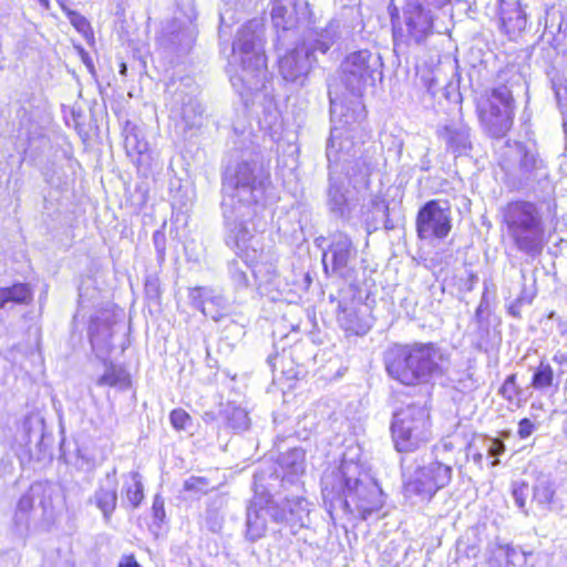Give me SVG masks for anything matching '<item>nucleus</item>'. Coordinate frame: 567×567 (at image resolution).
<instances>
[{
    "mask_svg": "<svg viewBox=\"0 0 567 567\" xmlns=\"http://www.w3.org/2000/svg\"><path fill=\"white\" fill-rule=\"evenodd\" d=\"M446 355L432 341L394 342L383 352V364L388 377L406 388L432 382L444 374Z\"/></svg>",
    "mask_w": 567,
    "mask_h": 567,
    "instance_id": "f257e3e1",
    "label": "nucleus"
},
{
    "mask_svg": "<svg viewBox=\"0 0 567 567\" xmlns=\"http://www.w3.org/2000/svg\"><path fill=\"white\" fill-rule=\"evenodd\" d=\"M502 224L516 249L530 257L542 255L546 239L543 217L536 203L508 202L502 209Z\"/></svg>",
    "mask_w": 567,
    "mask_h": 567,
    "instance_id": "f03ea898",
    "label": "nucleus"
},
{
    "mask_svg": "<svg viewBox=\"0 0 567 567\" xmlns=\"http://www.w3.org/2000/svg\"><path fill=\"white\" fill-rule=\"evenodd\" d=\"M515 99L506 84L484 91L475 102V112L483 131L494 140L509 134L515 123Z\"/></svg>",
    "mask_w": 567,
    "mask_h": 567,
    "instance_id": "7ed1b4c3",
    "label": "nucleus"
},
{
    "mask_svg": "<svg viewBox=\"0 0 567 567\" xmlns=\"http://www.w3.org/2000/svg\"><path fill=\"white\" fill-rule=\"evenodd\" d=\"M431 414L423 405L399 409L391 422V437L400 453H413L431 440Z\"/></svg>",
    "mask_w": 567,
    "mask_h": 567,
    "instance_id": "20e7f679",
    "label": "nucleus"
},
{
    "mask_svg": "<svg viewBox=\"0 0 567 567\" xmlns=\"http://www.w3.org/2000/svg\"><path fill=\"white\" fill-rule=\"evenodd\" d=\"M453 475L451 464L434 458L425 465L417 466L414 473L404 480L403 491L408 496L430 502L452 483Z\"/></svg>",
    "mask_w": 567,
    "mask_h": 567,
    "instance_id": "39448f33",
    "label": "nucleus"
},
{
    "mask_svg": "<svg viewBox=\"0 0 567 567\" xmlns=\"http://www.w3.org/2000/svg\"><path fill=\"white\" fill-rule=\"evenodd\" d=\"M331 477L338 487L336 497L343 499L344 507L350 513H357L361 519H367L382 508L380 495L374 489L358 480L346 477L341 468L333 471Z\"/></svg>",
    "mask_w": 567,
    "mask_h": 567,
    "instance_id": "423d86ee",
    "label": "nucleus"
},
{
    "mask_svg": "<svg viewBox=\"0 0 567 567\" xmlns=\"http://www.w3.org/2000/svg\"><path fill=\"white\" fill-rule=\"evenodd\" d=\"M453 228L451 206L447 200L430 199L417 210L415 231L420 240H443Z\"/></svg>",
    "mask_w": 567,
    "mask_h": 567,
    "instance_id": "0eeeda50",
    "label": "nucleus"
},
{
    "mask_svg": "<svg viewBox=\"0 0 567 567\" xmlns=\"http://www.w3.org/2000/svg\"><path fill=\"white\" fill-rule=\"evenodd\" d=\"M403 22L405 29L398 13L391 16L393 40L395 43L406 42L408 40L419 43L432 33V17L421 3L413 2L405 6L403 9Z\"/></svg>",
    "mask_w": 567,
    "mask_h": 567,
    "instance_id": "6e6552de",
    "label": "nucleus"
},
{
    "mask_svg": "<svg viewBox=\"0 0 567 567\" xmlns=\"http://www.w3.org/2000/svg\"><path fill=\"white\" fill-rule=\"evenodd\" d=\"M271 20L277 29L289 31L299 28L303 22H311L312 12L308 3L300 0H275Z\"/></svg>",
    "mask_w": 567,
    "mask_h": 567,
    "instance_id": "1a4fd4ad",
    "label": "nucleus"
},
{
    "mask_svg": "<svg viewBox=\"0 0 567 567\" xmlns=\"http://www.w3.org/2000/svg\"><path fill=\"white\" fill-rule=\"evenodd\" d=\"M44 419L39 413L28 414L21 425L18 441L22 444L30 457L41 460L47 452V440Z\"/></svg>",
    "mask_w": 567,
    "mask_h": 567,
    "instance_id": "9d476101",
    "label": "nucleus"
},
{
    "mask_svg": "<svg viewBox=\"0 0 567 567\" xmlns=\"http://www.w3.org/2000/svg\"><path fill=\"white\" fill-rule=\"evenodd\" d=\"M354 247L349 236L342 235L328 246L322 255V267L326 275L330 272L343 277L353 255Z\"/></svg>",
    "mask_w": 567,
    "mask_h": 567,
    "instance_id": "9b49d317",
    "label": "nucleus"
},
{
    "mask_svg": "<svg viewBox=\"0 0 567 567\" xmlns=\"http://www.w3.org/2000/svg\"><path fill=\"white\" fill-rule=\"evenodd\" d=\"M44 486L42 483L35 482L30 485L29 489L19 498L13 516L14 526L20 535L29 530L31 513L39 504L45 514L48 508L44 502Z\"/></svg>",
    "mask_w": 567,
    "mask_h": 567,
    "instance_id": "f8f14e48",
    "label": "nucleus"
},
{
    "mask_svg": "<svg viewBox=\"0 0 567 567\" xmlns=\"http://www.w3.org/2000/svg\"><path fill=\"white\" fill-rule=\"evenodd\" d=\"M526 6L519 0H499L501 30L509 40H516L527 27Z\"/></svg>",
    "mask_w": 567,
    "mask_h": 567,
    "instance_id": "ddd939ff",
    "label": "nucleus"
},
{
    "mask_svg": "<svg viewBox=\"0 0 567 567\" xmlns=\"http://www.w3.org/2000/svg\"><path fill=\"white\" fill-rule=\"evenodd\" d=\"M144 486L142 476L138 472H130L125 476V481L122 487V504L130 509H135L143 503Z\"/></svg>",
    "mask_w": 567,
    "mask_h": 567,
    "instance_id": "4468645a",
    "label": "nucleus"
},
{
    "mask_svg": "<svg viewBox=\"0 0 567 567\" xmlns=\"http://www.w3.org/2000/svg\"><path fill=\"white\" fill-rule=\"evenodd\" d=\"M33 293L28 284L18 282L10 287L0 288V309L10 302L28 305L32 301Z\"/></svg>",
    "mask_w": 567,
    "mask_h": 567,
    "instance_id": "2eb2a0df",
    "label": "nucleus"
},
{
    "mask_svg": "<svg viewBox=\"0 0 567 567\" xmlns=\"http://www.w3.org/2000/svg\"><path fill=\"white\" fill-rule=\"evenodd\" d=\"M555 371L550 363L542 359L534 368L530 386L536 391H545L556 385Z\"/></svg>",
    "mask_w": 567,
    "mask_h": 567,
    "instance_id": "dca6fc26",
    "label": "nucleus"
},
{
    "mask_svg": "<svg viewBox=\"0 0 567 567\" xmlns=\"http://www.w3.org/2000/svg\"><path fill=\"white\" fill-rule=\"evenodd\" d=\"M348 73L360 80L371 78L369 60L362 52H354L347 58Z\"/></svg>",
    "mask_w": 567,
    "mask_h": 567,
    "instance_id": "f3484780",
    "label": "nucleus"
},
{
    "mask_svg": "<svg viewBox=\"0 0 567 567\" xmlns=\"http://www.w3.org/2000/svg\"><path fill=\"white\" fill-rule=\"evenodd\" d=\"M498 394L508 403L519 405L523 390L517 384V373L507 375L498 389Z\"/></svg>",
    "mask_w": 567,
    "mask_h": 567,
    "instance_id": "a211bd4d",
    "label": "nucleus"
},
{
    "mask_svg": "<svg viewBox=\"0 0 567 567\" xmlns=\"http://www.w3.org/2000/svg\"><path fill=\"white\" fill-rule=\"evenodd\" d=\"M96 506L102 511L106 518H110L116 508L117 493L115 488L101 486L95 493Z\"/></svg>",
    "mask_w": 567,
    "mask_h": 567,
    "instance_id": "6ab92c4d",
    "label": "nucleus"
},
{
    "mask_svg": "<svg viewBox=\"0 0 567 567\" xmlns=\"http://www.w3.org/2000/svg\"><path fill=\"white\" fill-rule=\"evenodd\" d=\"M341 324L344 331L351 336H363L370 330L369 323L355 311L344 313Z\"/></svg>",
    "mask_w": 567,
    "mask_h": 567,
    "instance_id": "aec40b11",
    "label": "nucleus"
},
{
    "mask_svg": "<svg viewBox=\"0 0 567 567\" xmlns=\"http://www.w3.org/2000/svg\"><path fill=\"white\" fill-rule=\"evenodd\" d=\"M555 498V489L551 484L543 482L536 484L533 487L532 503H535L538 507H549Z\"/></svg>",
    "mask_w": 567,
    "mask_h": 567,
    "instance_id": "412c9836",
    "label": "nucleus"
},
{
    "mask_svg": "<svg viewBox=\"0 0 567 567\" xmlns=\"http://www.w3.org/2000/svg\"><path fill=\"white\" fill-rule=\"evenodd\" d=\"M299 55L296 50L289 51L279 62V69L282 76L287 80H295L299 76V71L295 72L293 66L297 65Z\"/></svg>",
    "mask_w": 567,
    "mask_h": 567,
    "instance_id": "4be33fe9",
    "label": "nucleus"
},
{
    "mask_svg": "<svg viewBox=\"0 0 567 567\" xmlns=\"http://www.w3.org/2000/svg\"><path fill=\"white\" fill-rule=\"evenodd\" d=\"M124 147L128 156H141L148 151L147 142L141 140L136 133H128L125 136Z\"/></svg>",
    "mask_w": 567,
    "mask_h": 567,
    "instance_id": "5701e85b",
    "label": "nucleus"
},
{
    "mask_svg": "<svg viewBox=\"0 0 567 567\" xmlns=\"http://www.w3.org/2000/svg\"><path fill=\"white\" fill-rule=\"evenodd\" d=\"M73 27L83 35L89 47L95 48L94 31L91 23L85 18L75 16L73 12Z\"/></svg>",
    "mask_w": 567,
    "mask_h": 567,
    "instance_id": "b1692460",
    "label": "nucleus"
},
{
    "mask_svg": "<svg viewBox=\"0 0 567 567\" xmlns=\"http://www.w3.org/2000/svg\"><path fill=\"white\" fill-rule=\"evenodd\" d=\"M518 148L520 152L518 169H519L520 174L529 175L536 169V166H537L536 156L530 151H528L527 147L524 146L523 144H519Z\"/></svg>",
    "mask_w": 567,
    "mask_h": 567,
    "instance_id": "393cba45",
    "label": "nucleus"
},
{
    "mask_svg": "<svg viewBox=\"0 0 567 567\" xmlns=\"http://www.w3.org/2000/svg\"><path fill=\"white\" fill-rule=\"evenodd\" d=\"M169 422L176 431H184L190 425L192 416L184 409L177 408L169 412Z\"/></svg>",
    "mask_w": 567,
    "mask_h": 567,
    "instance_id": "a878e982",
    "label": "nucleus"
},
{
    "mask_svg": "<svg viewBox=\"0 0 567 567\" xmlns=\"http://www.w3.org/2000/svg\"><path fill=\"white\" fill-rule=\"evenodd\" d=\"M512 494L515 499L517 507L527 514V496H528V484L526 482H517L513 484Z\"/></svg>",
    "mask_w": 567,
    "mask_h": 567,
    "instance_id": "bb28decb",
    "label": "nucleus"
},
{
    "mask_svg": "<svg viewBox=\"0 0 567 567\" xmlns=\"http://www.w3.org/2000/svg\"><path fill=\"white\" fill-rule=\"evenodd\" d=\"M259 515L257 512L254 514H248L247 520V533L250 535L251 539L260 538L266 533V522L262 519L258 525Z\"/></svg>",
    "mask_w": 567,
    "mask_h": 567,
    "instance_id": "cd10ccee",
    "label": "nucleus"
},
{
    "mask_svg": "<svg viewBox=\"0 0 567 567\" xmlns=\"http://www.w3.org/2000/svg\"><path fill=\"white\" fill-rule=\"evenodd\" d=\"M208 480L202 476H192L184 482V491L190 493H207L208 491Z\"/></svg>",
    "mask_w": 567,
    "mask_h": 567,
    "instance_id": "c85d7f7f",
    "label": "nucleus"
},
{
    "mask_svg": "<svg viewBox=\"0 0 567 567\" xmlns=\"http://www.w3.org/2000/svg\"><path fill=\"white\" fill-rule=\"evenodd\" d=\"M152 513L154 518L158 523H163L165 519V503L164 499L159 495H155L152 504Z\"/></svg>",
    "mask_w": 567,
    "mask_h": 567,
    "instance_id": "c756f323",
    "label": "nucleus"
},
{
    "mask_svg": "<svg viewBox=\"0 0 567 567\" xmlns=\"http://www.w3.org/2000/svg\"><path fill=\"white\" fill-rule=\"evenodd\" d=\"M535 431V424L528 419L524 417L518 422L517 434L519 439L525 440L529 437Z\"/></svg>",
    "mask_w": 567,
    "mask_h": 567,
    "instance_id": "7c9ffc66",
    "label": "nucleus"
},
{
    "mask_svg": "<svg viewBox=\"0 0 567 567\" xmlns=\"http://www.w3.org/2000/svg\"><path fill=\"white\" fill-rule=\"evenodd\" d=\"M116 567H144L134 553H124L121 555Z\"/></svg>",
    "mask_w": 567,
    "mask_h": 567,
    "instance_id": "2f4dec72",
    "label": "nucleus"
},
{
    "mask_svg": "<svg viewBox=\"0 0 567 567\" xmlns=\"http://www.w3.org/2000/svg\"><path fill=\"white\" fill-rule=\"evenodd\" d=\"M505 451V444L499 439H493L491 445L488 447V454L491 456L497 457L503 454Z\"/></svg>",
    "mask_w": 567,
    "mask_h": 567,
    "instance_id": "473e14b6",
    "label": "nucleus"
},
{
    "mask_svg": "<svg viewBox=\"0 0 567 567\" xmlns=\"http://www.w3.org/2000/svg\"><path fill=\"white\" fill-rule=\"evenodd\" d=\"M78 51H79V54L81 56V60L82 62L84 63V65L86 66L87 71L92 74V75H95V66H94V62L92 60V58L90 56V54L87 52H85L83 49L81 48H78Z\"/></svg>",
    "mask_w": 567,
    "mask_h": 567,
    "instance_id": "72a5a7b5",
    "label": "nucleus"
},
{
    "mask_svg": "<svg viewBox=\"0 0 567 567\" xmlns=\"http://www.w3.org/2000/svg\"><path fill=\"white\" fill-rule=\"evenodd\" d=\"M40 2V4L45 8V9H49V0H38ZM56 3L59 4V7L65 12V14L68 16V18L71 19V8L69 6V2L68 0H55Z\"/></svg>",
    "mask_w": 567,
    "mask_h": 567,
    "instance_id": "f704fd0d",
    "label": "nucleus"
},
{
    "mask_svg": "<svg viewBox=\"0 0 567 567\" xmlns=\"http://www.w3.org/2000/svg\"><path fill=\"white\" fill-rule=\"evenodd\" d=\"M117 382V377L115 374V371L114 370H110V371H106L102 378H101V383L103 384H106V385H110V386H113L115 385Z\"/></svg>",
    "mask_w": 567,
    "mask_h": 567,
    "instance_id": "c9c22d12",
    "label": "nucleus"
},
{
    "mask_svg": "<svg viewBox=\"0 0 567 567\" xmlns=\"http://www.w3.org/2000/svg\"><path fill=\"white\" fill-rule=\"evenodd\" d=\"M484 307L482 305H480L476 310H475V319L477 321V324H478V328L482 329V326H483V318H482V313L484 311Z\"/></svg>",
    "mask_w": 567,
    "mask_h": 567,
    "instance_id": "e433bc0d",
    "label": "nucleus"
},
{
    "mask_svg": "<svg viewBox=\"0 0 567 567\" xmlns=\"http://www.w3.org/2000/svg\"><path fill=\"white\" fill-rule=\"evenodd\" d=\"M504 550H505V555H506V558H507L506 567H511V566L508 565L509 559H511L512 557L516 556V555H517V551L515 550V548L509 547V546H506V547L504 548Z\"/></svg>",
    "mask_w": 567,
    "mask_h": 567,
    "instance_id": "4c0bfd02",
    "label": "nucleus"
},
{
    "mask_svg": "<svg viewBox=\"0 0 567 567\" xmlns=\"http://www.w3.org/2000/svg\"><path fill=\"white\" fill-rule=\"evenodd\" d=\"M554 361L559 364H567V355H561L559 359L557 357H554Z\"/></svg>",
    "mask_w": 567,
    "mask_h": 567,
    "instance_id": "58836bf2",
    "label": "nucleus"
},
{
    "mask_svg": "<svg viewBox=\"0 0 567 567\" xmlns=\"http://www.w3.org/2000/svg\"><path fill=\"white\" fill-rule=\"evenodd\" d=\"M333 488H334V486H331V487L326 486L323 488V492H326L328 495H332L333 494Z\"/></svg>",
    "mask_w": 567,
    "mask_h": 567,
    "instance_id": "ea45409f",
    "label": "nucleus"
},
{
    "mask_svg": "<svg viewBox=\"0 0 567 567\" xmlns=\"http://www.w3.org/2000/svg\"><path fill=\"white\" fill-rule=\"evenodd\" d=\"M563 432L567 436V417L565 419L564 424H563Z\"/></svg>",
    "mask_w": 567,
    "mask_h": 567,
    "instance_id": "a19ab883",
    "label": "nucleus"
},
{
    "mask_svg": "<svg viewBox=\"0 0 567 567\" xmlns=\"http://www.w3.org/2000/svg\"><path fill=\"white\" fill-rule=\"evenodd\" d=\"M509 312H511V315H512V316H514V317H518V316H519L518 311H516V310H512V309H511V310H509Z\"/></svg>",
    "mask_w": 567,
    "mask_h": 567,
    "instance_id": "79ce46f5",
    "label": "nucleus"
},
{
    "mask_svg": "<svg viewBox=\"0 0 567 567\" xmlns=\"http://www.w3.org/2000/svg\"><path fill=\"white\" fill-rule=\"evenodd\" d=\"M497 464H498V460H497V458H495V460L492 462V465H493V466H495V465H497Z\"/></svg>",
    "mask_w": 567,
    "mask_h": 567,
    "instance_id": "37998d69",
    "label": "nucleus"
},
{
    "mask_svg": "<svg viewBox=\"0 0 567 567\" xmlns=\"http://www.w3.org/2000/svg\"><path fill=\"white\" fill-rule=\"evenodd\" d=\"M121 70H122V73H124L126 70V66L123 64V66H121Z\"/></svg>",
    "mask_w": 567,
    "mask_h": 567,
    "instance_id": "c03bdc74",
    "label": "nucleus"
},
{
    "mask_svg": "<svg viewBox=\"0 0 567 567\" xmlns=\"http://www.w3.org/2000/svg\"><path fill=\"white\" fill-rule=\"evenodd\" d=\"M121 70H122V73H124L126 70V66L123 64V66H121Z\"/></svg>",
    "mask_w": 567,
    "mask_h": 567,
    "instance_id": "a18cd8bd",
    "label": "nucleus"
},
{
    "mask_svg": "<svg viewBox=\"0 0 567 567\" xmlns=\"http://www.w3.org/2000/svg\"><path fill=\"white\" fill-rule=\"evenodd\" d=\"M321 50H322V52H327L328 47H324V48H322Z\"/></svg>",
    "mask_w": 567,
    "mask_h": 567,
    "instance_id": "49530a36",
    "label": "nucleus"
}]
</instances>
